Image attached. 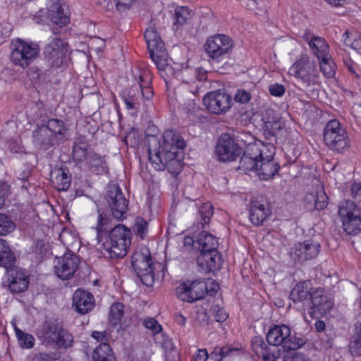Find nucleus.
<instances>
[{
    "label": "nucleus",
    "instance_id": "4",
    "mask_svg": "<svg viewBox=\"0 0 361 361\" xmlns=\"http://www.w3.org/2000/svg\"><path fill=\"white\" fill-rule=\"evenodd\" d=\"M267 340L270 345L282 346L285 351L295 350L305 343L304 339L292 335L290 327L285 324L270 328Z\"/></svg>",
    "mask_w": 361,
    "mask_h": 361
},
{
    "label": "nucleus",
    "instance_id": "22",
    "mask_svg": "<svg viewBox=\"0 0 361 361\" xmlns=\"http://www.w3.org/2000/svg\"><path fill=\"white\" fill-rule=\"evenodd\" d=\"M197 263L202 271L207 273L219 269L222 264V261L218 255L217 250H215L214 252H201L197 258Z\"/></svg>",
    "mask_w": 361,
    "mask_h": 361
},
{
    "label": "nucleus",
    "instance_id": "56",
    "mask_svg": "<svg viewBox=\"0 0 361 361\" xmlns=\"http://www.w3.org/2000/svg\"><path fill=\"white\" fill-rule=\"evenodd\" d=\"M250 99V93L245 90H238L234 96L235 101L240 104L247 103Z\"/></svg>",
    "mask_w": 361,
    "mask_h": 361
},
{
    "label": "nucleus",
    "instance_id": "20",
    "mask_svg": "<svg viewBox=\"0 0 361 361\" xmlns=\"http://www.w3.org/2000/svg\"><path fill=\"white\" fill-rule=\"evenodd\" d=\"M8 272V286L13 293H20L27 290L29 284L27 275L21 269L11 268Z\"/></svg>",
    "mask_w": 361,
    "mask_h": 361
},
{
    "label": "nucleus",
    "instance_id": "8",
    "mask_svg": "<svg viewBox=\"0 0 361 361\" xmlns=\"http://www.w3.org/2000/svg\"><path fill=\"white\" fill-rule=\"evenodd\" d=\"M233 47L231 39L225 35L217 34L209 37L205 44L204 50L213 60L220 61Z\"/></svg>",
    "mask_w": 361,
    "mask_h": 361
},
{
    "label": "nucleus",
    "instance_id": "35",
    "mask_svg": "<svg viewBox=\"0 0 361 361\" xmlns=\"http://www.w3.org/2000/svg\"><path fill=\"white\" fill-rule=\"evenodd\" d=\"M196 244L198 245V248L200 250V252H214V250L217 249L219 243L214 235L206 231H202L198 235Z\"/></svg>",
    "mask_w": 361,
    "mask_h": 361
},
{
    "label": "nucleus",
    "instance_id": "61",
    "mask_svg": "<svg viewBox=\"0 0 361 361\" xmlns=\"http://www.w3.org/2000/svg\"><path fill=\"white\" fill-rule=\"evenodd\" d=\"M353 197L359 203H361V183H355L351 186Z\"/></svg>",
    "mask_w": 361,
    "mask_h": 361
},
{
    "label": "nucleus",
    "instance_id": "42",
    "mask_svg": "<svg viewBox=\"0 0 361 361\" xmlns=\"http://www.w3.org/2000/svg\"><path fill=\"white\" fill-rule=\"evenodd\" d=\"M349 350L353 356L361 355V323L355 325V332L349 344Z\"/></svg>",
    "mask_w": 361,
    "mask_h": 361
},
{
    "label": "nucleus",
    "instance_id": "17",
    "mask_svg": "<svg viewBox=\"0 0 361 361\" xmlns=\"http://www.w3.org/2000/svg\"><path fill=\"white\" fill-rule=\"evenodd\" d=\"M263 142L257 141L253 143H249L244 152L243 157L240 158L238 168L245 173L252 171H257L258 169L259 154Z\"/></svg>",
    "mask_w": 361,
    "mask_h": 361
},
{
    "label": "nucleus",
    "instance_id": "47",
    "mask_svg": "<svg viewBox=\"0 0 361 361\" xmlns=\"http://www.w3.org/2000/svg\"><path fill=\"white\" fill-rule=\"evenodd\" d=\"M124 314L123 305L120 302L114 303L110 307L109 321L114 325L116 326L121 322V319Z\"/></svg>",
    "mask_w": 361,
    "mask_h": 361
},
{
    "label": "nucleus",
    "instance_id": "7",
    "mask_svg": "<svg viewBox=\"0 0 361 361\" xmlns=\"http://www.w3.org/2000/svg\"><path fill=\"white\" fill-rule=\"evenodd\" d=\"M132 266L141 281L150 286L154 279V269L149 250L145 246L137 247L133 252Z\"/></svg>",
    "mask_w": 361,
    "mask_h": 361
},
{
    "label": "nucleus",
    "instance_id": "40",
    "mask_svg": "<svg viewBox=\"0 0 361 361\" xmlns=\"http://www.w3.org/2000/svg\"><path fill=\"white\" fill-rule=\"evenodd\" d=\"M343 42L345 46L361 54V37L357 32L346 30L343 35Z\"/></svg>",
    "mask_w": 361,
    "mask_h": 361
},
{
    "label": "nucleus",
    "instance_id": "39",
    "mask_svg": "<svg viewBox=\"0 0 361 361\" xmlns=\"http://www.w3.org/2000/svg\"><path fill=\"white\" fill-rule=\"evenodd\" d=\"M145 38L148 45L149 52L160 47H164V46L159 35L153 28L146 30L145 32Z\"/></svg>",
    "mask_w": 361,
    "mask_h": 361
},
{
    "label": "nucleus",
    "instance_id": "1",
    "mask_svg": "<svg viewBox=\"0 0 361 361\" xmlns=\"http://www.w3.org/2000/svg\"><path fill=\"white\" fill-rule=\"evenodd\" d=\"M147 141L149 159L154 169H166L174 175L180 173L183 168V156L180 150L186 145L181 135L173 130H167L161 138L150 136Z\"/></svg>",
    "mask_w": 361,
    "mask_h": 361
},
{
    "label": "nucleus",
    "instance_id": "54",
    "mask_svg": "<svg viewBox=\"0 0 361 361\" xmlns=\"http://www.w3.org/2000/svg\"><path fill=\"white\" fill-rule=\"evenodd\" d=\"M252 348L254 353L257 356H262V357H263V355L269 354L267 350V345L261 338L255 337L254 338L252 343Z\"/></svg>",
    "mask_w": 361,
    "mask_h": 361
},
{
    "label": "nucleus",
    "instance_id": "21",
    "mask_svg": "<svg viewBox=\"0 0 361 361\" xmlns=\"http://www.w3.org/2000/svg\"><path fill=\"white\" fill-rule=\"evenodd\" d=\"M271 210L268 202L252 201L250 207V220L255 226L262 225L271 215Z\"/></svg>",
    "mask_w": 361,
    "mask_h": 361
},
{
    "label": "nucleus",
    "instance_id": "5",
    "mask_svg": "<svg viewBox=\"0 0 361 361\" xmlns=\"http://www.w3.org/2000/svg\"><path fill=\"white\" fill-rule=\"evenodd\" d=\"M39 53V47L37 43L18 38L11 43V61L25 68L37 58Z\"/></svg>",
    "mask_w": 361,
    "mask_h": 361
},
{
    "label": "nucleus",
    "instance_id": "11",
    "mask_svg": "<svg viewBox=\"0 0 361 361\" xmlns=\"http://www.w3.org/2000/svg\"><path fill=\"white\" fill-rule=\"evenodd\" d=\"M207 290L208 284L203 281H188L176 288V294L182 301L192 302L202 298Z\"/></svg>",
    "mask_w": 361,
    "mask_h": 361
},
{
    "label": "nucleus",
    "instance_id": "53",
    "mask_svg": "<svg viewBox=\"0 0 361 361\" xmlns=\"http://www.w3.org/2000/svg\"><path fill=\"white\" fill-rule=\"evenodd\" d=\"M199 215L202 220L201 222L202 226H204L205 224H207L213 215L212 206L209 203L203 204L199 210Z\"/></svg>",
    "mask_w": 361,
    "mask_h": 361
},
{
    "label": "nucleus",
    "instance_id": "26",
    "mask_svg": "<svg viewBox=\"0 0 361 361\" xmlns=\"http://www.w3.org/2000/svg\"><path fill=\"white\" fill-rule=\"evenodd\" d=\"M328 197L322 187H318L315 190L308 192L304 199L307 208L310 210H321L328 204Z\"/></svg>",
    "mask_w": 361,
    "mask_h": 361
},
{
    "label": "nucleus",
    "instance_id": "31",
    "mask_svg": "<svg viewBox=\"0 0 361 361\" xmlns=\"http://www.w3.org/2000/svg\"><path fill=\"white\" fill-rule=\"evenodd\" d=\"M122 99L127 109H138L140 106L142 99L141 92L137 85H133L129 90L123 91Z\"/></svg>",
    "mask_w": 361,
    "mask_h": 361
},
{
    "label": "nucleus",
    "instance_id": "44",
    "mask_svg": "<svg viewBox=\"0 0 361 361\" xmlns=\"http://www.w3.org/2000/svg\"><path fill=\"white\" fill-rule=\"evenodd\" d=\"M320 65V70L324 77L327 78H332L336 73V64L332 60L330 55L327 57L321 58L319 60Z\"/></svg>",
    "mask_w": 361,
    "mask_h": 361
},
{
    "label": "nucleus",
    "instance_id": "13",
    "mask_svg": "<svg viewBox=\"0 0 361 361\" xmlns=\"http://www.w3.org/2000/svg\"><path fill=\"white\" fill-rule=\"evenodd\" d=\"M215 153L219 161H233L242 153V149L228 134H223L219 138Z\"/></svg>",
    "mask_w": 361,
    "mask_h": 361
},
{
    "label": "nucleus",
    "instance_id": "6",
    "mask_svg": "<svg viewBox=\"0 0 361 361\" xmlns=\"http://www.w3.org/2000/svg\"><path fill=\"white\" fill-rule=\"evenodd\" d=\"M289 73L306 87L317 85L320 82V77L314 61L306 55L302 56L295 61L290 67Z\"/></svg>",
    "mask_w": 361,
    "mask_h": 361
},
{
    "label": "nucleus",
    "instance_id": "12",
    "mask_svg": "<svg viewBox=\"0 0 361 361\" xmlns=\"http://www.w3.org/2000/svg\"><path fill=\"white\" fill-rule=\"evenodd\" d=\"M66 42L57 36L50 37L45 46L43 55L46 61L52 67H59L66 55Z\"/></svg>",
    "mask_w": 361,
    "mask_h": 361
},
{
    "label": "nucleus",
    "instance_id": "32",
    "mask_svg": "<svg viewBox=\"0 0 361 361\" xmlns=\"http://www.w3.org/2000/svg\"><path fill=\"white\" fill-rule=\"evenodd\" d=\"M88 170L95 174H104L108 172V166L104 157L94 152L85 162Z\"/></svg>",
    "mask_w": 361,
    "mask_h": 361
},
{
    "label": "nucleus",
    "instance_id": "50",
    "mask_svg": "<svg viewBox=\"0 0 361 361\" xmlns=\"http://www.w3.org/2000/svg\"><path fill=\"white\" fill-rule=\"evenodd\" d=\"M45 128L53 133V137L55 135H62L65 128L64 123L59 119H50L48 121L47 124L45 125Z\"/></svg>",
    "mask_w": 361,
    "mask_h": 361
},
{
    "label": "nucleus",
    "instance_id": "63",
    "mask_svg": "<svg viewBox=\"0 0 361 361\" xmlns=\"http://www.w3.org/2000/svg\"><path fill=\"white\" fill-rule=\"evenodd\" d=\"M59 238L65 245L69 246L73 243L71 240L73 239V237L68 230H63L60 233Z\"/></svg>",
    "mask_w": 361,
    "mask_h": 361
},
{
    "label": "nucleus",
    "instance_id": "24",
    "mask_svg": "<svg viewBox=\"0 0 361 361\" xmlns=\"http://www.w3.org/2000/svg\"><path fill=\"white\" fill-rule=\"evenodd\" d=\"M61 327L55 322L46 321L37 329V335L44 345H53Z\"/></svg>",
    "mask_w": 361,
    "mask_h": 361
},
{
    "label": "nucleus",
    "instance_id": "28",
    "mask_svg": "<svg viewBox=\"0 0 361 361\" xmlns=\"http://www.w3.org/2000/svg\"><path fill=\"white\" fill-rule=\"evenodd\" d=\"M94 152L85 138H78L73 146L72 156L76 163L85 162Z\"/></svg>",
    "mask_w": 361,
    "mask_h": 361
},
{
    "label": "nucleus",
    "instance_id": "3",
    "mask_svg": "<svg viewBox=\"0 0 361 361\" xmlns=\"http://www.w3.org/2000/svg\"><path fill=\"white\" fill-rule=\"evenodd\" d=\"M324 141L332 151L343 153L350 146V140L347 131L338 120L329 121L324 130Z\"/></svg>",
    "mask_w": 361,
    "mask_h": 361
},
{
    "label": "nucleus",
    "instance_id": "58",
    "mask_svg": "<svg viewBox=\"0 0 361 361\" xmlns=\"http://www.w3.org/2000/svg\"><path fill=\"white\" fill-rule=\"evenodd\" d=\"M213 314L215 320L218 322H223L228 318V314L224 308L219 306L213 307Z\"/></svg>",
    "mask_w": 361,
    "mask_h": 361
},
{
    "label": "nucleus",
    "instance_id": "57",
    "mask_svg": "<svg viewBox=\"0 0 361 361\" xmlns=\"http://www.w3.org/2000/svg\"><path fill=\"white\" fill-rule=\"evenodd\" d=\"M269 93L274 97H282L285 94V87L279 83L271 84L269 86Z\"/></svg>",
    "mask_w": 361,
    "mask_h": 361
},
{
    "label": "nucleus",
    "instance_id": "45",
    "mask_svg": "<svg viewBox=\"0 0 361 361\" xmlns=\"http://www.w3.org/2000/svg\"><path fill=\"white\" fill-rule=\"evenodd\" d=\"M56 342L53 345L59 348H68L72 346L73 343V336L66 329L62 326L60 329V333L57 336Z\"/></svg>",
    "mask_w": 361,
    "mask_h": 361
},
{
    "label": "nucleus",
    "instance_id": "62",
    "mask_svg": "<svg viewBox=\"0 0 361 361\" xmlns=\"http://www.w3.org/2000/svg\"><path fill=\"white\" fill-rule=\"evenodd\" d=\"M8 192V185L4 182L0 181V209L5 203V198Z\"/></svg>",
    "mask_w": 361,
    "mask_h": 361
},
{
    "label": "nucleus",
    "instance_id": "15",
    "mask_svg": "<svg viewBox=\"0 0 361 361\" xmlns=\"http://www.w3.org/2000/svg\"><path fill=\"white\" fill-rule=\"evenodd\" d=\"M333 300L330 295L321 288L310 293V302L307 309L311 317L324 314L333 307Z\"/></svg>",
    "mask_w": 361,
    "mask_h": 361
},
{
    "label": "nucleus",
    "instance_id": "51",
    "mask_svg": "<svg viewBox=\"0 0 361 361\" xmlns=\"http://www.w3.org/2000/svg\"><path fill=\"white\" fill-rule=\"evenodd\" d=\"M163 348L165 351V361H179L178 351L170 341H165Z\"/></svg>",
    "mask_w": 361,
    "mask_h": 361
},
{
    "label": "nucleus",
    "instance_id": "41",
    "mask_svg": "<svg viewBox=\"0 0 361 361\" xmlns=\"http://www.w3.org/2000/svg\"><path fill=\"white\" fill-rule=\"evenodd\" d=\"M93 359L94 361H115L110 345L105 342L102 343L94 350Z\"/></svg>",
    "mask_w": 361,
    "mask_h": 361
},
{
    "label": "nucleus",
    "instance_id": "9",
    "mask_svg": "<svg viewBox=\"0 0 361 361\" xmlns=\"http://www.w3.org/2000/svg\"><path fill=\"white\" fill-rule=\"evenodd\" d=\"M261 147L258 169H257L256 172L261 179L268 180L278 172L279 166L273 159L274 154V146L263 143Z\"/></svg>",
    "mask_w": 361,
    "mask_h": 361
},
{
    "label": "nucleus",
    "instance_id": "27",
    "mask_svg": "<svg viewBox=\"0 0 361 361\" xmlns=\"http://www.w3.org/2000/svg\"><path fill=\"white\" fill-rule=\"evenodd\" d=\"M65 5L59 0H49L47 15L49 19L59 26L66 25L69 22L68 16L64 13Z\"/></svg>",
    "mask_w": 361,
    "mask_h": 361
},
{
    "label": "nucleus",
    "instance_id": "33",
    "mask_svg": "<svg viewBox=\"0 0 361 361\" xmlns=\"http://www.w3.org/2000/svg\"><path fill=\"white\" fill-rule=\"evenodd\" d=\"M149 53L152 61L159 71L166 72L171 71L172 68L170 64V59L168 58V54L164 47L154 49Z\"/></svg>",
    "mask_w": 361,
    "mask_h": 361
},
{
    "label": "nucleus",
    "instance_id": "19",
    "mask_svg": "<svg viewBox=\"0 0 361 361\" xmlns=\"http://www.w3.org/2000/svg\"><path fill=\"white\" fill-rule=\"evenodd\" d=\"M264 116V131L268 137L283 138L286 133V123L283 118L273 110H267Z\"/></svg>",
    "mask_w": 361,
    "mask_h": 361
},
{
    "label": "nucleus",
    "instance_id": "2",
    "mask_svg": "<svg viewBox=\"0 0 361 361\" xmlns=\"http://www.w3.org/2000/svg\"><path fill=\"white\" fill-rule=\"evenodd\" d=\"M95 229L98 241L109 233V240L104 243V248L111 258H121L127 255L131 244V233L129 229L121 224L112 228L109 219L104 217L99 212Z\"/></svg>",
    "mask_w": 361,
    "mask_h": 361
},
{
    "label": "nucleus",
    "instance_id": "64",
    "mask_svg": "<svg viewBox=\"0 0 361 361\" xmlns=\"http://www.w3.org/2000/svg\"><path fill=\"white\" fill-rule=\"evenodd\" d=\"M32 361H54V359L49 354L46 353H40L35 355Z\"/></svg>",
    "mask_w": 361,
    "mask_h": 361
},
{
    "label": "nucleus",
    "instance_id": "37",
    "mask_svg": "<svg viewBox=\"0 0 361 361\" xmlns=\"http://www.w3.org/2000/svg\"><path fill=\"white\" fill-rule=\"evenodd\" d=\"M313 54L318 60L327 57L329 54V46L327 42L321 37H315L310 42L309 44Z\"/></svg>",
    "mask_w": 361,
    "mask_h": 361
},
{
    "label": "nucleus",
    "instance_id": "18",
    "mask_svg": "<svg viewBox=\"0 0 361 361\" xmlns=\"http://www.w3.org/2000/svg\"><path fill=\"white\" fill-rule=\"evenodd\" d=\"M320 245L313 240H306L292 247L290 257L295 262H304L317 256Z\"/></svg>",
    "mask_w": 361,
    "mask_h": 361
},
{
    "label": "nucleus",
    "instance_id": "25",
    "mask_svg": "<svg viewBox=\"0 0 361 361\" xmlns=\"http://www.w3.org/2000/svg\"><path fill=\"white\" fill-rule=\"evenodd\" d=\"M73 306L80 314H86L94 306V297L89 292L78 289L73 295Z\"/></svg>",
    "mask_w": 361,
    "mask_h": 361
},
{
    "label": "nucleus",
    "instance_id": "60",
    "mask_svg": "<svg viewBox=\"0 0 361 361\" xmlns=\"http://www.w3.org/2000/svg\"><path fill=\"white\" fill-rule=\"evenodd\" d=\"M221 361L228 357L235 356L238 353V350L236 348H230L228 346L221 347Z\"/></svg>",
    "mask_w": 361,
    "mask_h": 361
},
{
    "label": "nucleus",
    "instance_id": "16",
    "mask_svg": "<svg viewBox=\"0 0 361 361\" xmlns=\"http://www.w3.org/2000/svg\"><path fill=\"white\" fill-rule=\"evenodd\" d=\"M79 258L71 252H66L62 257L56 259L54 272L62 280L71 279L77 271Z\"/></svg>",
    "mask_w": 361,
    "mask_h": 361
},
{
    "label": "nucleus",
    "instance_id": "52",
    "mask_svg": "<svg viewBox=\"0 0 361 361\" xmlns=\"http://www.w3.org/2000/svg\"><path fill=\"white\" fill-rule=\"evenodd\" d=\"M135 231L141 239L145 238L148 233V223L144 219L137 217L135 220Z\"/></svg>",
    "mask_w": 361,
    "mask_h": 361
},
{
    "label": "nucleus",
    "instance_id": "59",
    "mask_svg": "<svg viewBox=\"0 0 361 361\" xmlns=\"http://www.w3.org/2000/svg\"><path fill=\"white\" fill-rule=\"evenodd\" d=\"M116 9L119 11H124L131 8L136 0H114Z\"/></svg>",
    "mask_w": 361,
    "mask_h": 361
},
{
    "label": "nucleus",
    "instance_id": "14",
    "mask_svg": "<svg viewBox=\"0 0 361 361\" xmlns=\"http://www.w3.org/2000/svg\"><path fill=\"white\" fill-rule=\"evenodd\" d=\"M209 111L215 114L226 113L232 105V97L224 90H217L207 94L203 99Z\"/></svg>",
    "mask_w": 361,
    "mask_h": 361
},
{
    "label": "nucleus",
    "instance_id": "49",
    "mask_svg": "<svg viewBox=\"0 0 361 361\" xmlns=\"http://www.w3.org/2000/svg\"><path fill=\"white\" fill-rule=\"evenodd\" d=\"M190 17V13L187 7H178L174 14V25H182L187 22Z\"/></svg>",
    "mask_w": 361,
    "mask_h": 361
},
{
    "label": "nucleus",
    "instance_id": "46",
    "mask_svg": "<svg viewBox=\"0 0 361 361\" xmlns=\"http://www.w3.org/2000/svg\"><path fill=\"white\" fill-rule=\"evenodd\" d=\"M14 329L20 346L23 348H32L35 341L33 336L22 331L16 326H14Z\"/></svg>",
    "mask_w": 361,
    "mask_h": 361
},
{
    "label": "nucleus",
    "instance_id": "48",
    "mask_svg": "<svg viewBox=\"0 0 361 361\" xmlns=\"http://www.w3.org/2000/svg\"><path fill=\"white\" fill-rule=\"evenodd\" d=\"M16 224L7 215L0 214V235H6L15 230Z\"/></svg>",
    "mask_w": 361,
    "mask_h": 361
},
{
    "label": "nucleus",
    "instance_id": "43",
    "mask_svg": "<svg viewBox=\"0 0 361 361\" xmlns=\"http://www.w3.org/2000/svg\"><path fill=\"white\" fill-rule=\"evenodd\" d=\"M343 231L348 235H356L361 231V217L343 219L341 221Z\"/></svg>",
    "mask_w": 361,
    "mask_h": 361
},
{
    "label": "nucleus",
    "instance_id": "30",
    "mask_svg": "<svg viewBox=\"0 0 361 361\" xmlns=\"http://www.w3.org/2000/svg\"><path fill=\"white\" fill-rule=\"evenodd\" d=\"M34 144L43 149L49 148L53 145V133H51L45 125L37 127L32 133Z\"/></svg>",
    "mask_w": 361,
    "mask_h": 361
},
{
    "label": "nucleus",
    "instance_id": "38",
    "mask_svg": "<svg viewBox=\"0 0 361 361\" xmlns=\"http://www.w3.org/2000/svg\"><path fill=\"white\" fill-rule=\"evenodd\" d=\"M152 78L148 72L140 73L138 77L137 87L141 92V99H149L153 95V91L150 87Z\"/></svg>",
    "mask_w": 361,
    "mask_h": 361
},
{
    "label": "nucleus",
    "instance_id": "29",
    "mask_svg": "<svg viewBox=\"0 0 361 361\" xmlns=\"http://www.w3.org/2000/svg\"><path fill=\"white\" fill-rule=\"evenodd\" d=\"M50 180L58 190H66L71 185V176L68 171L62 168H54L50 173Z\"/></svg>",
    "mask_w": 361,
    "mask_h": 361
},
{
    "label": "nucleus",
    "instance_id": "34",
    "mask_svg": "<svg viewBox=\"0 0 361 361\" xmlns=\"http://www.w3.org/2000/svg\"><path fill=\"white\" fill-rule=\"evenodd\" d=\"M16 262L14 253L11 250L6 240L0 238V267L6 270L13 267Z\"/></svg>",
    "mask_w": 361,
    "mask_h": 361
},
{
    "label": "nucleus",
    "instance_id": "55",
    "mask_svg": "<svg viewBox=\"0 0 361 361\" xmlns=\"http://www.w3.org/2000/svg\"><path fill=\"white\" fill-rule=\"evenodd\" d=\"M143 325L145 328L149 329L152 334L155 335L159 334L162 330V326L159 322L154 318H147L143 320Z\"/></svg>",
    "mask_w": 361,
    "mask_h": 361
},
{
    "label": "nucleus",
    "instance_id": "23",
    "mask_svg": "<svg viewBox=\"0 0 361 361\" xmlns=\"http://www.w3.org/2000/svg\"><path fill=\"white\" fill-rule=\"evenodd\" d=\"M310 281H305L295 286L290 293V298L295 304H301V307L307 309L310 302Z\"/></svg>",
    "mask_w": 361,
    "mask_h": 361
},
{
    "label": "nucleus",
    "instance_id": "36",
    "mask_svg": "<svg viewBox=\"0 0 361 361\" xmlns=\"http://www.w3.org/2000/svg\"><path fill=\"white\" fill-rule=\"evenodd\" d=\"M338 215L341 221L347 219L361 217L360 210L353 201L345 200L341 202Z\"/></svg>",
    "mask_w": 361,
    "mask_h": 361
},
{
    "label": "nucleus",
    "instance_id": "10",
    "mask_svg": "<svg viewBox=\"0 0 361 361\" xmlns=\"http://www.w3.org/2000/svg\"><path fill=\"white\" fill-rule=\"evenodd\" d=\"M106 199L114 219L119 221L126 217L128 201L117 185L109 186Z\"/></svg>",
    "mask_w": 361,
    "mask_h": 361
}]
</instances>
